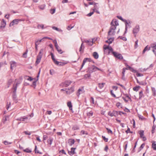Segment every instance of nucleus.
Returning <instances> with one entry per match:
<instances>
[{
    "label": "nucleus",
    "instance_id": "nucleus-1",
    "mask_svg": "<svg viewBox=\"0 0 156 156\" xmlns=\"http://www.w3.org/2000/svg\"><path fill=\"white\" fill-rule=\"evenodd\" d=\"M74 91V86L71 87L70 88H66L65 89H62L61 91L63 92L64 94H66L67 95H69L73 93Z\"/></svg>",
    "mask_w": 156,
    "mask_h": 156
},
{
    "label": "nucleus",
    "instance_id": "nucleus-2",
    "mask_svg": "<svg viewBox=\"0 0 156 156\" xmlns=\"http://www.w3.org/2000/svg\"><path fill=\"white\" fill-rule=\"evenodd\" d=\"M116 28L114 26H111L109 31L108 32V35L109 36H112L115 33V30Z\"/></svg>",
    "mask_w": 156,
    "mask_h": 156
},
{
    "label": "nucleus",
    "instance_id": "nucleus-3",
    "mask_svg": "<svg viewBox=\"0 0 156 156\" xmlns=\"http://www.w3.org/2000/svg\"><path fill=\"white\" fill-rule=\"evenodd\" d=\"M112 53L115 57L120 60L123 59V57L121 54L114 51H112Z\"/></svg>",
    "mask_w": 156,
    "mask_h": 156
},
{
    "label": "nucleus",
    "instance_id": "nucleus-4",
    "mask_svg": "<svg viewBox=\"0 0 156 156\" xmlns=\"http://www.w3.org/2000/svg\"><path fill=\"white\" fill-rule=\"evenodd\" d=\"M97 70L101 71L100 69L94 66L90 68L89 69V72L91 73L96 71Z\"/></svg>",
    "mask_w": 156,
    "mask_h": 156
},
{
    "label": "nucleus",
    "instance_id": "nucleus-5",
    "mask_svg": "<svg viewBox=\"0 0 156 156\" xmlns=\"http://www.w3.org/2000/svg\"><path fill=\"white\" fill-rule=\"evenodd\" d=\"M10 115H5L3 117L2 122L4 123H6L7 121H9L10 120Z\"/></svg>",
    "mask_w": 156,
    "mask_h": 156
},
{
    "label": "nucleus",
    "instance_id": "nucleus-6",
    "mask_svg": "<svg viewBox=\"0 0 156 156\" xmlns=\"http://www.w3.org/2000/svg\"><path fill=\"white\" fill-rule=\"evenodd\" d=\"M68 63L67 61H65V62H58L57 61L55 63V64L58 66H62L67 64Z\"/></svg>",
    "mask_w": 156,
    "mask_h": 156
},
{
    "label": "nucleus",
    "instance_id": "nucleus-7",
    "mask_svg": "<svg viewBox=\"0 0 156 156\" xmlns=\"http://www.w3.org/2000/svg\"><path fill=\"white\" fill-rule=\"evenodd\" d=\"M103 49L105 51H106L107 50L108 51H112V52L113 51V50L111 46H110L109 45H104L103 46Z\"/></svg>",
    "mask_w": 156,
    "mask_h": 156
},
{
    "label": "nucleus",
    "instance_id": "nucleus-8",
    "mask_svg": "<svg viewBox=\"0 0 156 156\" xmlns=\"http://www.w3.org/2000/svg\"><path fill=\"white\" fill-rule=\"evenodd\" d=\"M20 21V20L18 19L14 20L10 23L9 24V26H12L14 25L17 24Z\"/></svg>",
    "mask_w": 156,
    "mask_h": 156
},
{
    "label": "nucleus",
    "instance_id": "nucleus-9",
    "mask_svg": "<svg viewBox=\"0 0 156 156\" xmlns=\"http://www.w3.org/2000/svg\"><path fill=\"white\" fill-rule=\"evenodd\" d=\"M108 115L111 117L113 116H115L118 115V112L115 111H113L112 112L110 111L108 112Z\"/></svg>",
    "mask_w": 156,
    "mask_h": 156
},
{
    "label": "nucleus",
    "instance_id": "nucleus-10",
    "mask_svg": "<svg viewBox=\"0 0 156 156\" xmlns=\"http://www.w3.org/2000/svg\"><path fill=\"white\" fill-rule=\"evenodd\" d=\"M28 119V117L26 116H24L18 119L17 120L25 122L26 123L27 122V120Z\"/></svg>",
    "mask_w": 156,
    "mask_h": 156
},
{
    "label": "nucleus",
    "instance_id": "nucleus-11",
    "mask_svg": "<svg viewBox=\"0 0 156 156\" xmlns=\"http://www.w3.org/2000/svg\"><path fill=\"white\" fill-rule=\"evenodd\" d=\"M139 31V27L138 26H136L133 29V32L135 34V36H136V34L138 33Z\"/></svg>",
    "mask_w": 156,
    "mask_h": 156
},
{
    "label": "nucleus",
    "instance_id": "nucleus-12",
    "mask_svg": "<svg viewBox=\"0 0 156 156\" xmlns=\"http://www.w3.org/2000/svg\"><path fill=\"white\" fill-rule=\"evenodd\" d=\"M91 61V59L90 58H84L83 60V63L81 66L82 68L83 67V66L85 65V63L87 62H90Z\"/></svg>",
    "mask_w": 156,
    "mask_h": 156
},
{
    "label": "nucleus",
    "instance_id": "nucleus-13",
    "mask_svg": "<svg viewBox=\"0 0 156 156\" xmlns=\"http://www.w3.org/2000/svg\"><path fill=\"white\" fill-rule=\"evenodd\" d=\"M71 83L72 82L70 80L66 81L64 82L63 85L65 87H67L71 84Z\"/></svg>",
    "mask_w": 156,
    "mask_h": 156
},
{
    "label": "nucleus",
    "instance_id": "nucleus-14",
    "mask_svg": "<svg viewBox=\"0 0 156 156\" xmlns=\"http://www.w3.org/2000/svg\"><path fill=\"white\" fill-rule=\"evenodd\" d=\"M84 92V88L83 87H82L81 88L79 89L77 93V96H79L80 94L83 93Z\"/></svg>",
    "mask_w": 156,
    "mask_h": 156
},
{
    "label": "nucleus",
    "instance_id": "nucleus-15",
    "mask_svg": "<svg viewBox=\"0 0 156 156\" xmlns=\"http://www.w3.org/2000/svg\"><path fill=\"white\" fill-rule=\"evenodd\" d=\"M42 57V55H38L37 57V60L35 63L36 65L38 64L40 62Z\"/></svg>",
    "mask_w": 156,
    "mask_h": 156
},
{
    "label": "nucleus",
    "instance_id": "nucleus-16",
    "mask_svg": "<svg viewBox=\"0 0 156 156\" xmlns=\"http://www.w3.org/2000/svg\"><path fill=\"white\" fill-rule=\"evenodd\" d=\"M10 68L11 69H12L16 66V64L15 62L14 61L11 62H10Z\"/></svg>",
    "mask_w": 156,
    "mask_h": 156
},
{
    "label": "nucleus",
    "instance_id": "nucleus-17",
    "mask_svg": "<svg viewBox=\"0 0 156 156\" xmlns=\"http://www.w3.org/2000/svg\"><path fill=\"white\" fill-rule=\"evenodd\" d=\"M97 4H98V3H95L94 4V8L93 9V10L94 12H96L98 14H99L100 12L97 10V9H98V6L97 5Z\"/></svg>",
    "mask_w": 156,
    "mask_h": 156
},
{
    "label": "nucleus",
    "instance_id": "nucleus-18",
    "mask_svg": "<svg viewBox=\"0 0 156 156\" xmlns=\"http://www.w3.org/2000/svg\"><path fill=\"white\" fill-rule=\"evenodd\" d=\"M6 25V23L5 21L4 20H2V21L1 23V25L0 26V27L1 28H4L5 27Z\"/></svg>",
    "mask_w": 156,
    "mask_h": 156
},
{
    "label": "nucleus",
    "instance_id": "nucleus-19",
    "mask_svg": "<svg viewBox=\"0 0 156 156\" xmlns=\"http://www.w3.org/2000/svg\"><path fill=\"white\" fill-rule=\"evenodd\" d=\"M111 24L112 26H114L115 27L119 25L118 22L115 20H113L112 21Z\"/></svg>",
    "mask_w": 156,
    "mask_h": 156
},
{
    "label": "nucleus",
    "instance_id": "nucleus-20",
    "mask_svg": "<svg viewBox=\"0 0 156 156\" xmlns=\"http://www.w3.org/2000/svg\"><path fill=\"white\" fill-rule=\"evenodd\" d=\"M155 143V142L154 141H151L152 147L154 150L156 151V144Z\"/></svg>",
    "mask_w": 156,
    "mask_h": 156
},
{
    "label": "nucleus",
    "instance_id": "nucleus-21",
    "mask_svg": "<svg viewBox=\"0 0 156 156\" xmlns=\"http://www.w3.org/2000/svg\"><path fill=\"white\" fill-rule=\"evenodd\" d=\"M75 143V140L74 139H69V140L68 143L70 146H72Z\"/></svg>",
    "mask_w": 156,
    "mask_h": 156
},
{
    "label": "nucleus",
    "instance_id": "nucleus-22",
    "mask_svg": "<svg viewBox=\"0 0 156 156\" xmlns=\"http://www.w3.org/2000/svg\"><path fill=\"white\" fill-rule=\"evenodd\" d=\"M15 82L16 83V84L17 85L21 82L22 79L21 78H19L18 79H16L15 80Z\"/></svg>",
    "mask_w": 156,
    "mask_h": 156
},
{
    "label": "nucleus",
    "instance_id": "nucleus-23",
    "mask_svg": "<svg viewBox=\"0 0 156 156\" xmlns=\"http://www.w3.org/2000/svg\"><path fill=\"white\" fill-rule=\"evenodd\" d=\"M93 56L95 59H97L98 58V55L96 52H94L93 53Z\"/></svg>",
    "mask_w": 156,
    "mask_h": 156
},
{
    "label": "nucleus",
    "instance_id": "nucleus-24",
    "mask_svg": "<svg viewBox=\"0 0 156 156\" xmlns=\"http://www.w3.org/2000/svg\"><path fill=\"white\" fill-rule=\"evenodd\" d=\"M140 88V86H136L133 88V91L137 92L138 91Z\"/></svg>",
    "mask_w": 156,
    "mask_h": 156
},
{
    "label": "nucleus",
    "instance_id": "nucleus-25",
    "mask_svg": "<svg viewBox=\"0 0 156 156\" xmlns=\"http://www.w3.org/2000/svg\"><path fill=\"white\" fill-rule=\"evenodd\" d=\"M67 106L69 108V109L70 110H72V105L71 101H69L67 103Z\"/></svg>",
    "mask_w": 156,
    "mask_h": 156
},
{
    "label": "nucleus",
    "instance_id": "nucleus-26",
    "mask_svg": "<svg viewBox=\"0 0 156 156\" xmlns=\"http://www.w3.org/2000/svg\"><path fill=\"white\" fill-rule=\"evenodd\" d=\"M53 141V138L50 137L48 139L47 142L50 145H51L52 144Z\"/></svg>",
    "mask_w": 156,
    "mask_h": 156
},
{
    "label": "nucleus",
    "instance_id": "nucleus-27",
    "mask_svg": "<svg viewBox=\"0 0 156 156\" xmlns=\"http://www.w3.org/2000/svg\"><path fill=\"white\" fill-rule=\"evenodd\" d=\"M105 84V83H99L98 84V87L100 89H101L103 88Z\"/></svg>",
    "mask_w": 156,
    "mask_h": 156
},
{
    "label": "nucleus",
    "instance_id": "nucleus-28",
    "mask_svg": "<svg viewBox=\"0 0 156 156\" xmlns=\"http://www.w3.org/2000/svg\"><path fill=\"white\" fill-rule=\"evenodd\" d=\"M28 50L27 49L26 50V51L23 53L22 55V57L24 58H27V54L28 53Z\"/></svg>",
    "mask_w": 156,
    "mask_h": 156
},
{
    "label": "nucleus",
    "instance_id": "nucleus-29",
    "mask_svg": "<svg viewBox=\"0 0 156 156\" xmlns=\"http://www.w3.org/2000/svg\"><path fill=\"white\" fill-rule=\"evenodd\" d=\"M51 58H52V60H53V61L54 62V63L55 64V63L57 61V60H56L55 58L54 55L52 53H51Z\"/></svg>",
    "mask_w": 156,
    "mask_h": 156
},
{
    "label": "nucleus",
    "instance_id": "nucleus-30",
    "mask_svg": "<svg viewBox=\"0 0 156 156\" xmlns=\"http://www.w3.org/2000/svg\"><path fill=\"white\" fill-rule=\"evenodd\" d=\"M150 48L151 47H148V46L147 45L145 48L144 49L143 51V53H144L146 51L150 50Z\"/></svg>",
    "mask_w": 156,
    "mask_h": 156
},
{
    "label": "nucleus",
    "instance_id": "nucleus-31",
    "mask_svg": "<svg viewBox=\"0 0 156 156\" xmlns=\"http://www.w3.org/2000/svg\"><path fill=\"white\" fill-rule=\"evenodd\" d=\"M76 149V148H71V151H70V153L72 155L74 154L75 153V150Z\"/></svg>",
    "mask_w": 156,
    "mask_h": 156
},
{
    "label": "nucleus",
    "instance_id": "nucleus-32",
    "mask_svg": "<svg viewBox=\"0 0 156 156\" xmlns=\"http://www.w3.org/2000/svg\"><path fill=\"white\" fill-rule=\"evenodd\" d=\"M114 39L112 38H110L108 41H106V42L108 43L109 44L112 43Z\"/></svg>",
    "mask_w": 156,
    "mask_h": 156
},
{
    "label": "nucleus",
    "instance_id": "nucleus-33",
    "mask_svg": "<svg viewBox=\"0 0 156 156\" xmlns=\"http://www.w3.org/2000/svg\"><path fill=\"white\" fill-rule=\"evenodd\" d=\"M56 49L57 50L58 52L60 54H62V51L61 49L58 46V47H55Z\"/></svg>",
    "mask_w": 156,
    "mask_h": 156
},
{
    "label": "nucleus",
    "instance_id": "nucleus-34",
    "mask_svg": "<svg viewBox=\"0 0 156 156\" xmlns=\"http://www.w3.org/2000/svg\"><path fill=\"white\" fill-rule=\"evenodd\" d=\"M138 117L139 118V119L141 120H146V118L140 115H138Z\"/></svg>",
    "mask_w": 156,
    "mask_h": 156
},
{
    "label": "nucleus",
    "instance_id": "nucleus-35",
    "mask_svg": "<svg viewBox=\"0 0 156 156\" xmlns=\"http://www.w3.org/2000/svg\"><path fill=\"white\" fill-rule=\"evenodd\" d=\"M45 7V4H43L39 5L38 6L39 8L41 10H43Z\"/></svg>",
    "mask_w": 156,
    "mask_h": 156
},
{
    "label": "nucleus",
    "instance_id": "nucleus-36",
    "mask_svg": "<svg viewBox=\"0 0 156 156\" xmlns=\"http://www.w3.org/2000/svg\"><path fill=\"white\" fill-rule=\"evenodd\" d=\"M17 85H16H16H13V88L14 90L13 92L14 93H15L16 92V89H17Z\"/></svg>",
    "mask_w": 156,
    "mask_h": 156
},
{
    "label": "nucleus",
    "instance_id": "nucleus-37",
    "mask_svg": "<svg viewBox=\"0 0 156 156\" xmlns=\"http://www.w3.org/2000/svg\"><path fill=\"white\" fill-rule=\"evenodd\" d=\"M139 99H141L142 98V97H143V91H140L139 92Z\"/></svg>",
    "mask_w": 156,
    "mask_h": 156
},
{
    "label": "nucleus",
    "instance_id": "nucleus-38",
    "mask_svg": "<svg viewBox=\"0 0 156 156\" xmlns=\"http://www.w3.org/2000/svg\"><path fill=\"white\" fill-rule=\"evenodd\" d=\"M139 133L141 137H143L144 135V132L143 130H140L139 132Z\"/></svg>",
    "mask_w": 156,
    "mask_h": 156
},
{
    "label": "nucleus",
    "instance_id": "nucleus-39",
    "mask_svg": "<svg viewBox=\"0 0 156 156\" xmlns=\"http://www.w3.org/2000/svg\"><path fill=\"white\" fill-rule=\"evenodd\" d=\"M72 129L73 130H78L79 129V127L77 126H74L72 128Z\"/></svg>",
    "mask_w": 156,
    "mask_h": 156
},
{
    "label": "nucleus",
    "instance_id": "nucleus-40",
    "mask_svg": "<svg viewBox=\"0 0 156 156\" xmlns=\"http://www.w3.org/2000/svg\"><path fill=\"white\" fill-rule=\"evenodd\" d=\"M43 40L42 38L41 39L39 40H37L36 41L35 43V44H37V45H38L40 44L41 42Z\"/></svg>",
    "mask_w": 156,
    "mask_h": 156
},
{
    "label": "nucleus",
    "instance_id": "nucleus-41",
    "mask_svg": "<svg viewBox=\"0 0 156 156\" xmlns=\"http://www.w3.org/2000/svg\"><path fill=\"white\" fill-rule=\"evenodd\" d=\"M53 43L54 44L55 46V47H58V45L57 44V41L56 40H53Z\"/></svg>",
    "mask_w": 156,
    "mask_h": 156
},
{
    "label": "nucleus",
    "instance_id": "nucleus-42",
    "mask_svg": "<svg viewBox=\"0 0 156 156\" xmlns=\"http://www.w3.org/2000/svg\"><path fill=\"white\" fill-rule=\"evenodd\" d=\"M155 128L156 126L154 125H153L152 127V129L151 131L152 133H154Z\"/></svg>",
    "mask_w": 156,
    "mask_h": 156
},
{
    "label": "nucleus",
    "instance_id": "nucleus-43",
    "mask_svg": "<svg viewBox=\"0 0 156 156\" xmlns=\"http://www.w3.org/2000/svg\"><path fill=\"white\" fill-rule=\"evenodd\" d=\"M93 113L92 111H90L87 113V115L89 116H91L93 115Z\"/></svg>",
    "mask_w": 156,
    "mask_h": 156
},
{
    "label": "nucleus",
    "instance_id": "nucleus-44",
    "mask_svg": "<svg viewBox=\"0 0 156 156\" xmlns=\"http://www.w3.org/2000/svg\"><path fill=\"white\" fill-rule=\"evenodd\" d=\"M80 134L81 135H87L88 134V133L87 131H85L84 130H82L81 131Z\"/></svg>",
    "mask_w": 156,
    "mask_h": 156
},
{
    "label": "nucleus",
    "instance_id": "nucleus-45",
    "mask_svg": "<svg viewBox=\"0 0 156 156\" xmlns=\"http://www.w3.org/2000/svg\"><path fill=\"white\" fill-rule=\"evenodd\" d=\"M151 47L153 48H154L155 49H156V44L155 43H153L151 44Z\"/></svg>",
    "mask_w": 156,
    "mask_h": 156
},
{
    "label": "nucleus",
    "instance_id": "nucleus-46",
    "mask_svg": "<svg viewBox=\"0 0 156 156\" xmlns=\"http://www.w3.org/2000/svg\"><path fill=\"white\" fill-rule=\"evenodd\" d=\"M127 69L126 68H123L122 69V78H123L124 76L125 75V73L126 71V70Z\"/></svg>",
    "mask_w": 156,
    "mask_h": 156
},
{
    "label": "nucleus",
    "instance_id": "nucleus-47",
    "mask_svg": "<svg viewBox=\"0 0 156 156\" xmlns=\"http://www.w3.org/2000/svg\"><path fill=\"white\" fill-rule=\"evenodd\" d=\"M13 80L12 79H9L8 82V84L9 85L8 87H9V85H10L12 83Z\"/></svg>",
    "mask_w": 156,
    "mask_h": 156
},
{
    "label": "nucleus",
    "instance_id": "nucleus-48",
    "mask_svg": "<svg viewBox=\"0 0 156 156\" xmlns=\"http://www.w3.org/2000/svg\"><path fill=\"white\" fill-rule=\"evenodd\" d=\"M4 144L5 145L10 144H12L11 142H9L7 141H5L3 142Z\"/></svg>",
    "mask_w": 156,
    "mask_h": 156
},
{
    "label": "nucleus",
    "instance_id": "nucleus-49",
    "mask_svg": "<svg viewBox=\"0 0 156 156\" xmlns=\"http://www.w3.org/2000/svg\"><path fill=\"white\" fill-rule=\"evenodd\" d=\"M37 28L38 29L41 28L42 29H43L44 28V25L43 24L39 25L37 26Z\"/></svg>",
    "mask_w": 156,
    "mask_h": 156
},
{
    "label": "nucleus",
    "instance_id": "nucleus-50",
    "mask_svg": "<svg viewBox=\"0 0 156 156\" xmlns=\"http://www.w3.org/2000/svg\"><path fill=\"white\" fill-rule=\"evenodd\" d=\"M110 93H111V95H112V97H113L115 98H117L116 97L115 95L114 94L113 90H111Z\"/></svg>",
    "mask_w": 156,
    "mask_h": 156
},
{
    "label": "nucleus",
    "instance_id": "nucleus-51",
    "mask_svg": "<svg viewBox=\"0 0 156 156\" xmlns=\"http://www.w3.org/2000/svg\"><path fill=\"white\" fill-rule=\"evenodd\" d=\"M86 42L89 45H92L93 44V41H90L88 40H87L86 41Z\"/></svg>",
    "mask_w": 156,
    "mask_h": 156
},
{
    "label": "nucleus",
    "instance_id": "nucleus-52",
    "mask_svg": "<svg viewBox=\"0 0 156 156\" xmlns=\"http://www.w3.org/2000/svg\"><path fill=\"white\" fill-rule=\"evenodd\" d=\"M151 90L152 91V92L154 94V95L155 96L156 94V90L154 88V87H152L151 88Z\"/></svg>",
    "mask_w": 156,
    "mask_h": 156
},
{
    "label": "nucleus",
    "instance_id": "nucleus-53",
    "mask_svg": "<svg viewBox=\"0 0 156 156\" xmlns=\"http://www.w3.org/2000/svg\"><path fill=\"white\" fill-rule=\"evenodd\" d=\"M106 129L107 130V131H108V133H111V134H113V132L111 130H110V129H109L108 128H106Z\"/></svg>",
    "mask_w": 156,
    "mask_h": 156
},
{
    "label": "nucleus",
    "instance_id": "nucleus-54",
    "mask_svg": "<svg viewBox=\"0 0 156 156\" xmlns=\"http://www.w3.org/2000/svg\"><path fill=\"white\" fill-rule=\"evenodd\" d=\"M52 28H53V29L56 30L57 31H62V30L61 29H58V28H57V27H53Z\"/></svg>",
    "mask_w": 156,
    "mask_h": 156
},
{
    "label": "nucleus",
    "instance_id": "nucleus-55",
    "mask_svg": "<svg viewBox=\"0 0 156 156\" xmlns=\"http://www.w3.org/2000/svg\"><path fill=\"white\" fill-rule=\"evenodd\" d=\"M116 106L117 107L119 108L121 107L122 105L120 103L118 102L116 104Z\"/></svg>",
    "mask_w": 156,
    "mask_h": 156
},
{
    "label": "nucleus",
    "instance_id": "nucleus-56",
    "mask_svg": "<svg viewBox=\"0 0 156 156\" xmlns=\"http://www.w3.org/2000/svg\"><path fill=\"white\" fill-rule=\"evenodd\" d=\"M34 151H35V152L36 153H40V154H41V153L37 149V147L36 146H35Z\"/></svg>",
    "mask_w": 156,
    "mask_h": 156
},
{
    "label": "nucleus",
    "instance_id": "nucleus-57",
    "mask_svg": "<svg viewBox=\"0 0 156 156\" xmlns=\"http://www.w3.org/2000/svg\"><path fill=\"white\" fill-rule=\"evenodd\" d=\"M102 137L103 140L105 142H107L108 141V139L106 138L105 136H102Z\"/></svg>",
    "mask_w": 156,
    "mask_h": 156
},
{
    "label": "nucleus",
    "instance_id": "nucleus-58",
    "mask_svg": "<svg viewBox=\"0 0 156 156\" xmlns=\"http://www.w3.org/2000/svg\"><path fill=\"white\" fill-rule=\"evenodd\" d=\"M24 151L27 153H30L31 152V151L28 149H25V150H24Z\"/></svg>",
    "mask_w": 156,
    "mask_h": 156
},
{
    "label": "nucleus",
    "instance_id": "nucleus-59",
    "mask_svg": "<svg viewBox=\"0 0 156 156\" xmlns=\"http://www.w3.org/2000/svg\"><path fill=\"white\" fill-rule=\"evenodd\" d=\"M138 40H137L135 41V48H137L138 47Z\"/></svg>",
    "mask_w": 156,
    "mask_h": 156
},
{
    "label": "nucleus",
    "instance_id": "nucleus-60",
    "mask_svg": "<svg viewBox=\"0 0 156 156\" xmlns=\"http://www.w3.org/2000/svg\"><path fill=\"white\" fill-rule=\"evenodd\" d=\"M55 12V9H51L50 10V13L51 14H53Z\"/></svg>",
    "mask_w": 156,
    "mask_h": 156
},
{
    "label": "nucleus",
    "instance_id": "nucleus-61",
    "mask_svg": "<svg viewBox=\"0 0 156 156\" xmlns=\"http://www.w3.org/2000/svg\"><path fill=\"white\" fill-rule=\"evenodd\" d=\"M131 71L133 72V73H136V70L133 69V68H131V69H129Z\"/></svg>",
    "mask_w": 156,
    "mask_h": 156
},
{
    "label": "nucleus",
    "instance_id": "nucleus-62",
    "mask_svg": "<svg viewBox=\"0 0 156 156\" xmlns=\"http://www.w3.org/2000/svg\"><path fill=\"white\" fill-rule=\"evenodd\" d=\"M94 13V12H90V13L87 14V16H90L92 15Z\"/></svg>",
    "mask_w": 156,
    "mask_h": 156
},
{
    "label": "nucleus",
    "instance_id": "nucleus-63",
    "mask_svg": "<svg viewBox=\"0 0 156 156\" xmlns=\"http://www.w3.org/2000/svg\"><path fill=\"white\" fill-rule=\"evenodd\" d=\"M91 103H92L94 104L95 102H94V99L92 97H91Z\"/></svg>",
    "mask_w": 156,
    "mask_h": 156
},
{
    "label": "nucleus",
    "instance_id": "nucleus-64",
    "mask_svg": "<svg viewBox=\"0 0 156 156\" xmlns=\"http://www.w3.org/2000/svg\"><path fill=\"white\" fill-rule=\"evenodd\" d=\"M46 113L50 115L52 113V112L51 111H47Z\"/></svg>",
    "mask_w": 156,
    "mask_h": 156
}]
</instances>
